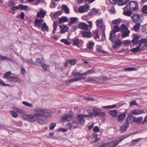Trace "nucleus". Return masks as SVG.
Wrapping results in <instances>:
<instances>
[{
	"instance_id": "14",
	"label": "nucleus",
	"mask_w": 147,
	"mask_h": 147,
	"mask_svg": "<svg viewBox=\"0 0 147 147\" xmlns=\"http://www.w3.org/2000/svg\"><path fill=\"white\" fill-rule=\"evenodd\" d=\"M93 112L94 113V117H96L100 115V113L102 111L100 108H98L94 106L93 108Z\"/></svg>"
},
{
	"instance_id": "34",
	"label": "nucleus",
	"mask_w": 147,
	"mask_h": 147,
	"mask_svg": "<svg viewBox=\"0 0 147 147\" xmlns=\"http://www.w3.org/2000/svg\"><path fill=\"white\" fill-rule=\"evenodd\" d=\"M72 74L74 77H79L83 76L82 75V74H80V73L76 72L75 71H73Z\"/></svg>"
},
{
	"instance_id": "36",
	"label": "nucleus",
	"mask_w": 147,
	"mask_h": 147,
	"mask_svg": "<svg viewBox=\"0 0 147 147\" xmlns=\"http://www.w3.org/2000/svg\"><path fill=\"white\" fill-rule=\"evenodd\" d=\"M78 18L76 17H72L70 18V21L69 22V24L71 25L77 21Z\"/></svg>"
},
{
	"instance_id": "23",
	"label": "nucleus",
	"mask_w": 147,
	"mask_h": 147,
	"mask_svg": "<svg viewBox=\"0 0 147 147\" xmlns=\"http://www.w3.org/2000/svg\"><path fill=\"white\" fill-rule=\"evenodd\" d=\"M41 29V30L43 31H48L49 30V27L45 23H44L42 25Z\"/></svg>"
},
{
	"instance_id": "41",
	"label": "nucleus",
	"mask_w": 147,
	"mask_h": 147,
	"mask_svg": "<svg viewBox=\"0 0 147 147\" xmlns=\"http://www.w3.org/2000/svg\"><path fill=\"white\" fill-rule=\"evenodd\" d=\"M118 3L119 5H124L126 3V0H118Z\"/></svg>"
},
{
	"instance_id": "44",
	"label": "nucleus",
	"mask_w": 147,
	"mask_h": 147,
	"mask_svg": "<svg viewBox=\"0 0 147 147\" xmlns=\"http://www.w3.org/2000/svg\"><path fill=\"white\" fill-rule=\"evenodd\" d=\"M22 103L24 105L30 107H32L33 106V105L32 103L26 101H23L22 102Z\"/></svg>"
},
{
	"instance_id": "52",
	"label": "nucleus",
	"mask_w": 147,
	"mask_h": 147,
	"mask_svg": "<svg viewBox=\"0 0 147 147\" xmlns=\"http://www.w3.org/2000/svg\"><path fill=\"white\" fill-rule=\"evenodd\" d=\"M2 60H6L8 61H10V59L7 57L0 55V61Z\"/></svg>"
},
{
	"instance_id": "15",
	"label": "nucleus",
	"mask_w": 147,
	"mask_h": 147,
	"mask_svg": "<svg viewBox=\"0 0 147 147\" xmlns=\"http://www.w3.org/2000/svg\"><path fill=\"white\" fill-rule=\"evenodd\" d=\"M44 22V20L42 19H36L34 22L35 26L38 28H40L41 27L42 23Z\"/></svg>"
},
{
	"instance_id": "18",
	"label": "nucleus",
	"mask_w": 147,
	"mask_h": 147,
	"mask_svg": "<svg viewBox=\"0 0 147 147\" xmlns=\"http://www.w3.org/2000/svg\"><path fill=\"white\" fill-rule=\"evenodd\" d=\"M68 126H70L69 128L71 129H74L77 128L78 126V124L77 122L74 121L71 123H68Z\"/></svg>"
},
{
	"instance_id": "24",
	"label": "nucleus",
	"mask_w": 147,
	"mask_h": 147,
	"mask_svg": "<svg viewBox=\"0 0 147 147\" xmlns=\"http://www.w3.org/2000/svg\"><path fill=\"white\" fill-rule=\"evenodd\" d=\"M122 20L120 18L114 20L112 21V24H113L118 25L122 22Z\"/></svg>"
},
{
	"instance_id": "42",
	"label": "nucleus",
	"mask_w": 147,
	"mask_h": 147,
	"mask_svg": "<svg viewBox=\"0 0 147 147\" xmlns=\"http://www.w3.org/2000/svg\"><path fill=\"white\" fill-rule=\"evenodd\" d=\"M60 27L62 28V30L60 31V32L61 34H63L65 33L68 30V28L67 27L64 26L63 27L61 26H60Z\"/></svg>"
},
{
	"instance_id": "8",
	"label": "nucleus",
	"mask_w": 147,
	"mask_h": 147,
	"mask_svg": "<svg viewBox=\"0 0 147 147\" xmlns=\"http://www.w3.org/2000/svg\"><path fill=\"white\" fill-rule=\"evenodd\" d=\"M89 9V6L88 4H85L83 6H81L78 9L79 12L80 13H83L88 11Z\"/></svg>"
},
{
	"instance_id": "58",
	"label": "nucleus",
	"mask_w": 147,
	"mask_h": 147,
	"mask_svg": "<svg viewBox=\"0 0 147 147\" xmlns=\"http://www.w3.org/2000/svg\"><path fill=\"white\" fill-rule=\"evenodd\" d=\"M142 11L143 13L147 14V6L145 5L142 9Z\"/></svg>"
},
{
	"instance_id": "21",
	"label": "nucleus",
	"mask_w": 147,
	"mask_h": 147,
	"mask_svg": "<svg viewBox=\"0 0 147 147\" xmlns=\"http://www.w3.org/2000/svg\"><path fill=\"white\" fill-rule=\"evenodd\" d=\"M83 36L84 38H90L91 36V32L86 31H83L82 32Z\"/></svg>"
},
{
	"instance_id": "29",
	"label": "nucleus",
	"mask_w": 147,
	"mask_h": 147,
	"mask_svg": "<svg viewBox=\"0 0 147 147\" xmlns=\"http://www.w3.org/2000/svg\"><path fill=\"white\" fill-rule=\"evenodd\" d=\"M94 70L93 69H92L88 70L85 73L82 74V75L84 76L88 75L92 73H93L94 72Z\"/></svg>"
},
{
	"instance_id": "46",
	"label": "nucleus",
	"mask_w": 147,
	"mask_h": 147,
	"mask_svg": "<svg viewBox=\"0 0 147 147\" xmlns=\"http://www.w3.org/2000/svg\"><path fill=\"white\" fill-rule=\"evenodd\" d=\"M120 28L117 25H115L112 31H113L115 32H117L120 31Z\"/></svg>"
},
{
	"instance_id": "54",
	"label": "nucleus",
	"mask_w": 147,
	"mask_h": 147,
	"mask_svg": "<svg viewBox=\"0 0 147 147\" xmlns=\"http://www.w3.org/2000/svg\"><path fill=\"white\" fill-rule=\"evenodd\" d=\"M145 39L146 40V39ZM146 42L143 43H144V44L143 45L141 48V49L142 50H147V42Z\"/></svg>"
},
{
	"instance_id": "16",
	"label": "nucleus",
	"mask_w": 147,
	"mask_h": 147,
	"mask_svg": "<svg viewBox=\"0 0 147 147\" xmlns=\"http://www.w3.org/2000/svg\"><path fill=\"white\" fill-rule=\"evenodd\" d=\"M90 138L94 143L97 142L100 140V138L98 137V135L94 134L91 135Z\"/></svg>"
},
{
	"instance_id": "2",
	"label": "nucleus",
	"mask_w": 147,
	"mask_h": 147,
	"mask_svg": "<svg viewBox=\"0 0 147 147\" xmlns=\"http://www.w3.org/2000/svg\"><path fill=\"white\" fill-rule=\"evenodd\" d=\"M128 137H125L121 138L119 142L114 141L107 143H102L100 142L97 144L98 147H115L118 144L123 140L124 139Z\"/></svg>"
},
{
	"instance_id": "61",
	"label": "nucleus",
	"mask_w": 147,
	"mask_h": 147,
	"mask_svg": "<svg viewBox=\"0 0 147 147\" xmlns=\"http://www.w3.org/2000/svg\"><path fill=\"white\" fill-rule=\"evenodd\" d=\"M138 106V104L136 102V100H134L130 102V106L132 107L133 106Z\"/></svg>"
},
{
	"instance_id": "38",
	"label": "nucleus",
	"mask_w": 147,
	"mask_h": 147,
	"mask_svg": "<svg viewBox=\"0 0 147 147\" xmlns=\"http://www.w3.org/2000/svg\"><path fill=\"white\" fill-rule=\"evenodd\" d=\"M58 22L57 21L54 22L53 24V33L54 34L55 32V31L57 28Z\"/></svg>"
},
{
	"instance_id": "53",
	"label": "nucleus",
	"mask_w": 147,
	"mask_h": 147,
	"mask_svg": "<svg viewBox=\"0 0 147 147\" xmlns=\"http://www.w3.org/2000/svg\"><path fill=\"white\" fill-rule=\"evenodd\" d=\"M28 7L25 5H20V9L25 10L28 9Z\"/></svg>"
},
{
	"instance_id": "55",
	"label": "nucleus",
	"mask_w": 147,
	"mask_h": 147,
	"mask_svg": "<svg viewBox=\"0 0 147 147\" xmlns=\"http://www.w3.org/2000/svg\"><path fill=\"white\" fill-rule=\"evenodd\" d=\"M0 86L11 87V85L8 84H6L3 81L1 80H0Z\"/></svg>"
},
{
	"instance_id": "57",
	"label": "nucleus",
	"mask_w": 147,
	"mask_h": 147,
	"mask_svg": "<svg viewBox=\"0 0 147 147\" xmlns=\"http://www.w3.org/2000/svg\"><path fill=\"white\" fill-rule=\"evenodd\" d=\"M78 42L79 40L78 39H75L73 40V44L74 45H77L78 47H79Z\"/></svg>"
},
{
	"instance_id": "33",
	"label": "nucleus",
	"mask_w": 147,
	"mask_h": 147,
	"mask_svg": "<svg viewBox=\"0 0 147 147\" xmlns=\"http://www.w3.org/2000/svg\"><path fill=\"white\" fill-rule=\"evenodd\" d=\"M109 114L114 117H116L117 115V110L111 111L109 112Z\"/></svg>"
},
{
	"instance_id": "13",
	"label": "nucleus",
	"mask_w": 147,
	"mask_h": 147,
	"mask_svg": "<svg viewBox=\"0 0 147 147\" xmlns=\"http://www.w3.org/2000/svg\"><path fill=\"white\" fill-rule=\"evenodd\" d=\"M129 124L125 122V124H123L120 127V130L121 132L123 133L125 131L127 128L129 127Z\"/></svg>"
},
{
	"instance_id": "47",
	"label": "nucleus",
	"mask_w": 147,
	"mask_h": 147,
	"mask_svg": "<svg viewBox=\"0 0 147 147\" xmlns=\"http://www.w3.org/2000/svg\"><path fill=\"white\" fill-rule=\"evenodd\" d=\"M94 34L95 36V39L97 40V39L99 38V36L98 34V31L97 30H96L94 31Z\"/></svg>"
},
{
	"instance_id": "25",
	"label": "nucleus",
	"mask_w": 147,
	"mask_h": 147,
	"mask_svg": "<svg viewBox=\"0 0 147 147\" xmlns=\"http://www.w3.org/2000/svg\"><path fill=\"white\" fill-rule=\"evenodd\" d=\"M96 25L98 27H101L102 26V19L97 20L96 22Z\"/></svg>"
},
{
	"instance_id": "10",
	"label": "nucleus",
	"mask_w": 147,
	"mask_h": 147,
	"mask_svg": "<svg viewBox=\"0 0 147 147\" xmlns=\"http://www.w3.org/2000/svg\"><path fill=\"white\" fill-rule=\"evenodd\" d=\"M135 117L133 116L131 113L128 115L125 120V122L129 124L130 123L134 121L135 122Z\"/></svg>"
},
{
	"instance_id": "27",
	"label": "nucleus",
	"mask_w": 147,
	"mask_h": 147,
	"mask_svg": "<svg viewBox=\"0 0 147 147\" xmlns=\"http://www.w3.org/2000/svg\"><path fill=\"white\" fill-rule=\"evenodd\" d=\"M142 139V138H139L138 139L133 140L131 142V144L132 145H135L138 143Z\"/></svg>"
},
{
	"instance_id": "3",
	"label": "nucleus",
	"mask_w": 147,
	"mask_h": 147,
	"mask_svg": "<svg viewBox=\"0 0 147 147\" xmlns=\"http://www.w3.org/2000/svg\"><path fill=\"white\" fill-rule=\"evenodd\" d=\"M143 16L139 14H134L132 17L133 21L136 23H140L143 18Z\"/></svg>"
},
{
	"instance_id": "60",
	"label": "nucleus",
	"mask_w": 147,
	"mask_h": 147,
	"mask_svg": "<svg viewBox=\"0 0 147 147\" xmlns=\"http://www.w3.org/2000/svg\"><path fill=\"white\" fill-rule=\"evenodd\" d=\"M69 60L71 65H73L76 63V61L75 60Z\"/></svg>"
},
{
	"instance_id": "28",
	"label": "nucleus",
	"mask_w": 147,
	"mask_h": 147,
	"mask_svg": "<svg viewBox=\"0 0 147 147\" xmlns=\"http://www.w3.org/2000/svg\"><path fill=\"white\" fill-rule=\"evenodd\" d=\"M68 19L66 17H63L59 18V23L61 24L62 23L67 22Z\"/></svg>"
},
{
	"instance_id": "49",
	"label": "nucleus",
	"mask_w": 147,
	"mask_h": 147,
	"mask_svg": "<svg viewBox=\"0 0 147 147\" xmlns=\"http://www.w3.org/2000/svg\"><path fill=\"white\" fill-rule=\"evenodd\" d=\"M124 70L126 71H135L136 70V69L134 67H131L125 68L124 69Z\"/></svg>"
},
{
	"instance_id": "19",
	"label": "nucleus",
	"mask_w": 147,
	"mask_h": 147,
	"mask_svg": "<svg viewBox=\"0 0 147 147\" xmlns=\"http://www.w3.org/2000/svg\"><path fill=\"white\" fill-rule=\"evenodd\" d=\"M121 41L119 40H116L115 42V43L113 45V48L115 49L119 47L122 44Z\"/></svg>"
},
{
	"instance_id": "37",
	"label": "nucleus",
	"mask_w": 147,
	"mask_h": 147,
	"mask_svg": "<svg viewBox=\"0 0 147 147\" xmlns=\"http://www.w3.org/2000/svg\"><path fill=\"white\" fill-rule=\"evenodd\" d=\"M62 12L61 11H57L53 15V16L55 19H56L58 18L59 15L62 14Z\"/></svg>"
},
{
	"instance_id": "6",
	"label": "nucleus",
	"mask_w": 147,
	"mask_h": 147,
	"mask_svg": "<svg viewBox=\"0 0 147 147\" xmlns=\"http://www.w3.org/2000/svg\"><path fill=\"white\" fill-rule=\"evenodd\" d=\"M73 119V116L71 114H66L62 116L61 118V121L63 122L70 121Z\"/></svg>"
},
{
	"instance_id": "7",
	"label": "nucleus",
	"mask_w": 147,
	"mask_h": 147,
	"mask_svg": "<svg viewBox=\"0 0 147 147\" xmlns=\"http://www.w3.org/2000/svg\"><path fill=\"white\" fill-rule=\"evenodd\" d=\"M146 41V40L144 39H142L139 40L138 44H139V46L131 49V51L134 53H136L140 51V46Z\"/></svg>"
},
{
	"instance_id": "50",
	"label": "nucleus",
	"mask_w": 147,
	"mask_h": 147,
	"mask_svg": "<svg viewBox=\"0 0 147 147\" xmlns=\"http://www.w3.org/2000/svg\"><path fill=\"white\" fill-rule=\"evenodd\" d=\"M116 32H115L111 31L110 32V35L109 38V39L111 40H112V38H114L116 36V35L115 34Z\"/></svg>"
},
{
	"instance_id": "11",
	"label": "nucleus",
	"mask_w": 147,
	"mask_h": 147,
	"mask_svg": "<svg viewBox=\"0 0 147 147\" xmlns=\"http://www.w3.org/2000/svg\"><path fill=\"white\" fill-rule=\"evenodd\" d=\"M127 111L124 112L119 115L117 117V121L119 122H121L123 121L126 116Z\"/></svg>"
},
{
	"instance_id": "62",
	"label": "nucleus",
	"mask_w": 147,
	"mask_h": 147,
	"mask_svg": "<svg viewBox=\"0 0 147 147\" xmlns=\"http://www.w3.org/2000/svg\"><path fill=\"white\" fill-rule=\"evenodd\" d=\"M8 4L9 6V7H10V8H11V7H12L14 6V3L11 1H10L8 3Z\"/></svg>"
},
{
	"instance_id": "51",
	"label": "nucleus",
	"mask_w": 147,
	"mask_h": 147,
	"mask_svg": "<svg viewBox=\"0 0 147 147\" xmlns=\"http://www.w3.org/2000/svg\"><path fill=\"white\" fill-rule=\"evenodd\" d=\"M129 30L127 31L126 32H123V33L122 35V36L123 38H125L129 36V34L130 33Z\"/></svg>"
},
{
	"instance_id": "31",
	"label": "nucleus",
	"mask_w": 147,
	"mask_h": 147,
	"mask_svg": "<svg viewBox=\"0 0 147 147\" xmlns=\"http://www.w3.org/2000/svg\"><path fill=\"white\" fill-rule=\"evenodd\" d=\"M76 82H77L76 78H72L66 81L65 82V84L68 86L71 83Z\"/></svg>"
},
{
	"instance_id": "64",
	"label": "nucleus",
	"mask_w": 147,
	"mask_h": 147,
	"mask_svg": "<svg viewBox=\"0 0 147 147\" xmlns=\"http://www.w3.org/2000/svg\"><path fill=\"white\" fill-rule=\"evenodd\" d=\"M56 125V124L55 123H52L50 125V130L53 129L54 127H55Z\"/></svg>"
},
{
	"instance_id": "22",
	"label": "nucleus",
	"mask_w": 147,
	"mask_h": 147,
	"mask_svg": "<svg viewBox=\"0 0 147 147\" xmlns=\"http://www.w3.org/2000/svg\"><path fill=\"white\" fill-rule=\"evenodd\" d=\"M61 9L65 12L66 14H69L70 13L69 9L66 5H63L61 6Z\"/></svg>"
},
{
	"instance_id": "56",
	"label": "nucleus",
	"mask_w": 147,
	"mask_h": 147,
	"mask_svg": "<svg viewBox=\"0 0 147 147\" xmlns=\"http://www.w3.org/2000/svg\"><path fill=\"white\" fill-rule=\"evenodd\" d=\"M61 42H63L67 45H69L70 44V43L66 39H62L61 40Z\"/></svg>"
},
{
	"instance_id": "43",
	"label": "nucleus",
	"mask_w": 147,
	"mask_h": 147,
	"mask_svg": "<svg viewBox=\"0 0 147 147\" xmlns=\"http://www.w3.org/2000/svg\"><path fill=\"white\" fill-rule=\"evenodd\" d=\"M143 119V118L141 117L137 118H135V122H137L138 124L141 123Z\"/></svg>"
},
{
	"instance_id": "40",
	"label": "nucleus",
	"mask_w": 147,
	"mask_h": 147,
	"mask_svg": "<svg viewBox=\"0 0 147 147\" xmlns=\"http://www.w3.org/2000/svg\"><path fill=\"white\" fill-rule=\"evenodd\" d=\"M94 45V42H91L88 44L87 47L89 49L91 50L93 49Z\"/></svg>"
},
{
	"instance_id": "32",
	"label": "nucleus",
	"mask_w": 147,
	"mask_h": 147,
	"mask_svg": "<svg viewBox=\"0 0 147 147\" xmlns=\"http://www.w3.org/2000/svg\"><path fill=\"white\" fill-rule=\"evenodd\" d=\"M140 37L139 36L135 35L134 36V39L132 40V42L133 43L136 44L138 43V40L139 38Z\"/></svg>"
},
{
	"instance_id": "1",
	"label": "nucleus",
	"mask_w": 147,
	"mask_h": 147,
	"mask_svg": "<svg viewBox=\"0 0 147 147\" xmlns=\"http://www.w3.org/2000/svg\"><path fill=\"white\" fill-rule=\"evenodd\" d=\"M34 111L35 112L33 115H24L23 116V120L30 122H36L41 125L47 124L45 119L42 117H49L51 116L52 113L49 110L40 107L35 109Z\"/></svg>"
},
{
	"instance_id": "30",
	"label": "nucleus",
	"mask_w": 147,
	"mask_h": 147,
	"mask_svg": "<svg viewBox=\"0 0 147 147\" xmlns=\"http://www.w3.org/2000/svg\"><path fill=\"white\" fill-rule=\"evenodd\" d=\"M120 30H121V31L122 32H126L127 31H129L127 27L126 26L123 24L121 25V26Z\"/></svg>"
},
{
	"instance_id": "63",
	"label": "nucleus",
	"mask_w": 147,
	"mask_h": 147,
	"mask_svg": "<svg viewBox=\"0 0 147 147\" xmlns=\"http://www.w3.org/2000/svg\"><path fill=\"white\" fill-rule=\"evenodd\" d=\"M11 113L13 117L16 118L17 117L18 114L15 112L13 111H11Z\"/></svg>"
},
{
	"instance_id": "12",
	"label": "nucleus",
	"mask_w": 147,
	"mask_h": 147,
	"mask_svg": "<svg viewBox=\"0 0 147 147\" xmlns=\"http://www.w3.org/2000/svg\"><path fill=\"white\" fill-rule=\"evenodd\" d=\"M144 113V110L138 109L133 110L131 112V114L135 115H139Z\"/></svg>"
},
{
	"instance_id": "48",
	"label": "nucleus",
	"mask_w": 147,
	"mask_h": 147,
	"mask_svg": "<svg viewBox=\"0 0 147 147\" xmlns=\"http://www.w3.org/2000/svg\"><path fill=\"white\" fill-rule=\"evenodd\" d=\"M123 14L125 16H130L132 14V13L131 11L128 10L124 11Z\"/></svg>"
},
{
	"instance_id": "4",
	"label": "nucleus",
	"mask_w": 147,
	"mask_h": 147,
	"mask_svg": "<svg viewBox=\"0 0 147 147\" xmlns=\"http://www.w3.org/2000/svg\"><path fill=\"white\" fill-rule=\"evenodd\" d=\"M129 6L130 9L134 11L137 10L138 8V3L136 1H130Z\"/></svg>"
},
{
	"instance_id": "9",
	"label": "nucleus",
	"mask_w": 147,
	"mask_h": 147,
	"mask_svg": "<svg viewBox=\"0 0 147 147\" xmlns=\"http://www.w3.org/2000/svg\"><path fill=\"white\" fill-rule=\"evenodd\" d=\"M98 80H99L98 77H89L87 79L85 80V81L88 83H97Z\"/></svg>"
},
{
	"instance_id": "45",
	"label": "nucleus",
	"mask_w": 147,
	"mask_h": 147,
	"mask_svg": "<svg viewBox=\"0 0 147 147\" xmlns=\"http://www.w3.org/2000/svg\"><path fill=\"white\" fill-rule=\"evenodd\" d=\"M137 24L135 25L134 27V30L137 32H138L139 30L140 27V23H137Z\"/></svg>"
},
{
	"instance_id": "17",
	"label": "nucleus",
	"mask_w": 147,
	"mask_h": 147,
	"mask_svg": "<svg viewBox=\"0 0 147 147\" xmlns=\"http://www.w3.org/2000/svg\"><path fill=\"white\" fill-rule=\"evenodd\" d=\"M79 28L84 30H87L88 29V26L86 24L81 22L78 24Z\"/></svg>"
},
{
	"instance_id": "20",
	"label": "nucleus",
	"mask_w": 147,
	"mask_h": 147,
	"mask_svg": "<svg viewBox=\"0 0 147 147\" xmlns=\"http://www.w3.org/2000/svg\"><path fill=\"white\" fill-rule=\"evenodd\" d=\"M9 81H13L14 82H20L22 81L17 76H12L9 78Z\"/></svg>"
},
{
	"instance_id": "39",
	"label": "nucleus",
	"mask_w": 147,
	"mask_h": 147,
	"mask_svg": "<svg viewBox=\"0 0 147 147\" xmlns=\"http://www.w3.org/2000/svg\"><path fill=\"white\" fill-rule=\"evenodd\" d=\"M98 10L95 8L92 9L91 12L89 13V15L90 16H92L96 13H98Z\"/></svg>"
},
{
	"instance_id": "5",
	"label": "nucleus",
	"mask_w": 147,
	"mask_h": 147,
	"mask_svg": "<svg viewBox=\"0 0 147 147\" xmlns=\"http://www.w3.org/2000/svg\"><path fill=\"white\" fill-rule=\"evenodd\" d=\"M89 115H86L84 114H80L78 115L77 117V119L80 122L81 125H83L85 121L84 119L86 117H89Z\"/></svg>"
},
{
	"instance_id": "59",
	"label": "nucleus",
	"mask_w": 147,
	"mask_h": 147,
	"mask_svg": "<svg viewBox=\"0 0 147 147\" xmlns=\"http://www.w3.org/2000/svg\"><path fill=\"white\" fill-rule=\"evenodd\" d=\"M13 109L15 111H16L19 113H22L23 112V111L22 109L17 107H14L13 108Z\"/></svg>"
},
{
	"instance_id": "35",
	"label": "nucleus",
	"mask_w": 147,
	"mask_h": 147,
	"mask_svg": "<svg viewBox=\"0 0 147 147\" xmlns=\"http://www.w3.org/2000/svg\"><path fill=\"white\" fill-rule=\"evenodd\" d=\"M11 74V73L10 71H9L7 72L4 75L3 78H5L7 79V80L9 81V79L11 77V76H10Z\"/></svg>"
},
{
	"instance_id": "26",
	"label": "nucleus",
	"mask_w": 147,
	"mask_h": 147,
	"mask_svg": "<svg viewBox=\"0 0 147 147\" xmlns=\"http://www.w3.org/2000/svg\"><path fill=\"white\" fill-rule=\"evenodd\" d=\"M45 12L42 10H41L37 14V16L38 17L43 18L45 15Z\"/></svg>"
}]
</instances>
